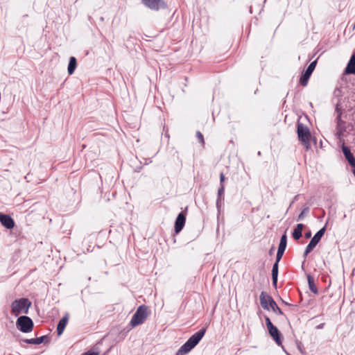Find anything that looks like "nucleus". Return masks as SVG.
I'll return each instance as SVG.
<instances>
[{
    "label": "nucleus",
    "instance_id": "obj_16",
    "mask_svg": "<svg viewBox=\"0 0 355 355\" xmlns=\"http://www.w3.org/2000/svg\"><path fill=\"white\" fill-rule=\"evenodd\" d=\"M77 66V61L75 57H71L67 68L68 73L71 75L74 73V71Z\"/></svg>",
    "mask_w": 355,
    "mask_h": 355
},
{
    "label": "nucleus",
    "instance_id": "obj_5",
    "mask_svg": "<svg viewBox=\"0 0 355 355\" xmlns=\"http://www.w3.org/2000/svg\"><path fill=\"white\" fill-rule=\"evenodd\" d=\"M17 328L24 333H28L33 330V323L28 316H21L17 320Z\"/></svg>",
    "mask_w": 355,
    "mask_h": 355
},
{
    "label": "nucleus",
    "instance_id": "obj_6",
    "mask_svg": "<svg viewBox=\"0 0 355 355\" xmlns=\"http://www.w3.org/2000/svg\"><path fill=\"white\" fill-rule=\"evenodd\" d=\"M297 135L300 141L306 148L309 146L310 132L307 127L302 123L297 124Z\"/></svg>",
    "mask_w": 355,
    "mask_h": 355
},
{
    "label": "nucleus",
    "instance_id": "obj_3",
    "mask_svg": "<svg viewBox=\"0 0 355 355\" xmlns=\"http://www.w3.org/2000/svg\"><path fill=\"white\" fill-rule=\"evenodd\" d=\"M31 304V302L26 298L16 300L11 304L12 313L15 316L22 313L26 314L28 313Z\"/></svg>",
    "mask_w": 355,
    "mask_h": 355
},
{
    "label": "nucleus",
    "instance_id": "obj_1",
    "mask_svg": "<svg viewBox=\"0 0 355 355\" xmlns=\"http://www.w3.org/2000/svg\"><path fill=\"white\" fill-rule=\"evenodd\" d=\"M205 334V329H202L192 335L189 340L178 349L176 355H184L194 348Z\"/></svg>",
    "mask_w": 355,
    "mask_h": 355
},
{
    "label": "nucleus",
    "instance_id": "obj_20",
    "mask_svg": "<svg viewBox=\"0 0 355 355\" xmlns=\"http://www.w3.org/2000/svg\"><path fill=\"white\" fill-rule=\"evenodd\" d=\"M224 191H225V187H224L223 184H221L220 188L218 190V197L216 200V207H217L218 209H219L220 208L221 201H222V195L223 194Z\"/></svg>",
    "mask_w": 355,
    "mask_h": 355
},
{
    "label": "nucleus",
    "instance_id": "obj_11",
    "mask_svg": "<svg viewBox=\"0 0 355 355\" xmlns=\"http://www.w3.org/2000/svg\"><path fill=\"white\" fill-rule=\"evenodd\" d=\"M185 216L182 213H180L176 218L175 223V232L179 233L183 228L185 224Z\"/></svg>",
    "mask_w": 355,
    "mask_h": 355
},
{
    "label": "nucleus",
    "instance_id": "obj_10",
    "mask_svg": "<svg viewBox=\"0 0 355 355\" xmlns=\"http://www.w3.org/2000/svg\"><path fill=\"white\" fill-rule=\"evenodd\" d=\"M0 222L8 229L13 228L15 223L13 219L8 215L0 214Z\"/></svg>",
    "mask_w": 355,
    "mask_h": 355
},
{
    "label": "nucleus",
    "instance_id": "obj_18",
    "mask_svg": "<svg viewBox=\"0 0 355 355\" xmlns=\"http://www.w3.org/2000/svg\"><path fill=\"white\" fill-rule=\"evenodd\" d=\"M304 227V225L302 223H299L297 225V227L295 228L293 232V236L295 240H298L302 236V232Z\"/></svg>",
    "mask_w": 355,
    "mask_h": 355
},
{
    "label": "nucleus",
    "instance_id": "obj_19",
    "mask_svg": "<svg viewBox=\"0 0 355 355\" xmlns=\"http://www.w3.org/2000/svg\"><path fill=\"white\" fill-rule=\"evenodd\" d=\"M278 263H275L272 269V284L276 287L277 282V276H278Z\"/></svg>",
    "mask_w": 355,
    "mask_h": 355
},
{
    "label": "nucleus",
    "instance_id": "obj_4",
    "mask_svg": "<svg viewBox=\"0 0 355 355\" xmlns=\"http://www.w3.org/2000/svg\"><path fill=\"white\" fill-rule=\"evenodd\" d=\"M148 315V309L145 306H140L132 315L130 324L135 327L142 324Z\"/></svg>",
    "mask_w": 355,
    "mask_h": 355
},
{
    "label": "nucleus",
    "instance_id": "obj_2",
    "mask_svg": "<svg viewBox=\"0 0 355 355\" xmlns=\"http://www.w3.org/2000/svg\"><path fill=\"white\" fill-rule=\"evenodd\" d=\"M260 304L263 309L266 310L272 309L275 313L283 315V312L278 307L273 299L265 292L260 294Z\"/></svg>",
    "mask_w": 355,
    "mask_h": 355
},
{
    "label": "nucleus",
    "instance_id": "obj_23",
    "mask_svg": "<svg viewBox=\"0 0 355 355\" xmlns=\"http://www.w3.org/2000/svg\"><path fill=\"white\" fill-rule=\"evenodd\" d=\"M309 212V208L308 207H306L304 208L300 214V215L298 216V218H297V220H303L304 216Z\"/></svg>",
    "mask_w": 355,
    "mask_h": 355
},
{
    "label": "nucleus",
    "instance_id": "obj_12",
    "mask_svg": "<svg viewBox=\"0 0 355 355\" xmlns=\"http://www.w3.org/2000/svg\"><path fill=\"white\" fill-rule=\"evenodd\" d=\"M343 153L346 158V159L348 161L349 164L352 166L355 167V159L350 152V150L348 147L343 146L342 148Z\"/></svg>",
    "mask_w": 355,
    "mask_h": 355
},
{
    "label": "nucleus",
    "instance_id": "obj_25",
    "mask_svg": "<svg viewBox=\"0 0 355 355\" xmlns=\"http://www.w3.org/2000/svg\"><path fill=\"white\" fill-rule=\"evenodd\" d=\"M196 136L200 139V143L204 144V139H203V136L201 134V132H196Z\"/></svg>",
    "mask_w": 355,
    "mask_h": 355
},
{
    "label": "nucleus",
    "instance_id": "obj_9",
    "mask_svg": "<svg viewBox=\"0 0 355 355\" xmlns=\"http://www.w3.org/2000/svg\"><path fill=\"white\" fill-rule=\"evenodd\" d=\"M315 66L316 60L312 62L305 71L304 73L303 74L302 77L300 79V83L303 86H306L307 85L308 80L310 76L311 75L312 72L313 71Z\"/></svg>",
    "mask_w": 355,
    "mask_h": 355
},
{
    "label": "nucleus",
    "instance_id": "obj_30",
    "mask_svg": "<svg viewBox=\"0 0 355 355\" xmlns=\"http://www.w3.org/2000/svg\"><path fill=\"white\" fill-rule=\"evenodd\" d=\"M311 232H308V233H306V234H305V236H306V238H309V237H311Z\"/></svg>",
    "mask_w": 355,
    "mask_h": 355
},
{
    "label": "nucleus",
    "instance_id": "obj_26",
    "mask_svg": "<svg viewBox=\"0 0 355 355\" xmlns=\"http://www.w3.org/2000/svg\"><path fill=\"white\" fill-rule=\"evenodd\" d=\"M225 175L223 173H220V184L223 183V182L225 181Z\"/></svg>",
    "mask_w": 355,
    "mask_h": 355
},
{
    "label": "nucleus",
    "instance_id": "obj_14",
    "mask_svg": "<svg viewBox=\"0 0 355 355\" xmlns=\"http://www.w3.org/2000/svg\"><path fill=\"white\" fill-rule=\"evenodd\" d=\"M345 73L347 74L355 73V56L352 55L345 68Z\"/></svg>",
    "mask_w": 355,
    "mask_h": 355
},
{
    "label": "nucleus",
    "instance_id": "obj_17",
    "mask_svg": "<svg viewBox=\"0 0 355 355\" xmlns=\"http://www.w3.org/2000/svg\"><path fill=\"white\" fill-rule=\"evenodd\" d=\"M270 335L272 337V338L275 340L277 344H281V340L279 338V331L276 327L272 328L271 330L268 331Z\"/></svg>",
    "mask_w": 355,
    "mask_h": 355
},
{
    "label": "nucleus",
    "instance_id": "obj_13",
    "mask_svg": "<svg viewBox=\"0 0 355 355\" xmlns=\"http://www.w3.org/2000/svg\"><path fill=\"white\" fill-rule=\"evenodd\" d=\"M68 320H69L68 315H66L59 321L58 327H57V332H58V336H60L63 333V331L68 323Z\"/></svg>",
    "mask_w": 355,
    "mask_h": 355
},
{
    "label": "nucleus",
    "instance_id": "obj_7",
    "mask_svg": "<svg viewBox=\"0 0 355 355\" xmlns=\"http://www.w3.org/2000/svg\"><path fill=\"white\" fill-rule=\"evenodd\" d=\"M325 232V227L320 229L311 239V241L308 244V245L306 248V250L304 253V256L306 257L309 253H310L313 248L317 245V244L320 241L321 238L324 235Z\"/></svg>",
    "mask_w": 355,
    "mask_h": 355
},
{
    "label": "nucleus",
    "instance_id": "obj_24",
    "mask_svg": "<svg viewBox=\"0 0 355 355\" xmlns=\"http://www.w3.org/2000/svg\"><path fill=\"white\" fill-rule=\"evenodd\" d=\"M284 252V251H283V250H277L276 261H275L276 263L279 262L280 259H282V257L283 256Z\"/></svg>",
    "mask_w": 355,
    "mask_h": 355
},
{
    "label": "nucleus",
    "instance_id": "obj_22",
    "mask_svg": "<svg viewBox=\"0 0 355 355\" xmlns=\"http://www.w3.org/2000/svg\"><path fill=\"white\" fill-rule=\"evenodd\" d=\"M286 247V235L284 234L280 239L278 250L285 251Z\"/></svg>",
    "mask_w": 355,
    "mask_h": 355
},
{
    "label": "nucleus",
    "instance_id": "obj_8",
    "mask_svg": "<svg viewBox=\"0 0 355 355\" xmlns=\"http://www.w3.org/2000/svg\"><path fill=\"white\" fill-rule=\"evenodd\" d=\"M142 3L147 8L156 11L166 8V4L163 0H142Z\"/></svg>",
    "mask_w": 355,
    "mask_h": 355
},
{
    "label": "nucleus",
    "instance_id": "obj_29",
    "mask_svg": "<svg viewBox=\"0 0 355 355\" xmlns=\"http://www.w3.org/2000/svg\"><path fill=\"white\" fill-rule=\"evenodd\" d=\"M266 324L271 323V321L269 318L266 317Z\"/></svg>",
    "mask_w": 355,
    "mask_h": 355
},
{
    "label": "nucleus",
    "instance_id": "obj_27",
    "mask_svg": "<svg viewBox=\"0 0 355 355\" xmlns=\"http://www.w3.org/2000/svg\"><path fill=\"white\" fill-rule=\"evenodd\" d=\"M267 328L268 331L271 330L272 328H273L275 326L272 324V323L266 324Z\"/></svg>",
    "mask_w": 355,
    "mask_h": 355
},
{
    "label": "nucleus",
    "instance_id": "obj_28",
    "mask_svg": "<svg viewBox=\"0 0 355 355\" xmlns=\"http://www.w3.org/2000/svg\"><path fill=\"white\" fill-rule=\"evenodd\" d=\"M82 355H98V353L88 352Z\"/></svg>",
    "mask_w": 355,
    "mask_h": 355
},
{
    "label": "nucleus",
    "instance_id": "obj_21",
    "mask_svg": "<svg viewBox=\"0 0 355 355\" xmlns=\"http://www.w3.org/2000/svg\"><path fill=\"white\" fill-rule=\"evenodd\" d=\"M307 279L310 290L315 294L318 293V288L316 287V285L315 284L313 277L311 275H308Z\"/></svg>",
    "mask_w": 355,
    "mask_h": 355
},
{
    "label": "nucleus",
    "instance_id": "obj_15",
    "mask_svg": "<svg viewBox=\"0 0 355 355\" xmlns=\"http://www.w3.org/2000/svg\"><path fill=\"white\" fill-rule=\"evenodd\" d=\"M48 339L47 336H43L36 338L26 339L24 341L28 344L40 345Z\"/></svg>",
    "mask_w": 355,
    "mask_h": 355
}]
</instances>
